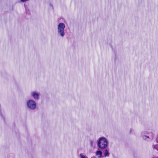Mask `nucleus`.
<instances>
[{"label":"nucleus","instance_id":"1","mask_svg":"<svg viewBox=\"0 0 158 158\" xmlns=\"http://www.w3.org/2000/svg\"><path fill=\"white\" fill-rule=\"evenodd\" d=\"M99 147L101 148H106L107 145V142L106 139L104 138H101L98 142Z\"/></svg>","mask_w":158,"mask_h":158},{"label":"nucleus","instance_id":"2","mask_svg":"<svg viewBox=\"0 0 158 158\" xmlns=\"http://www.w3.org/2000/svg\"><path fill=\"white\" fill-rule=\"evenodd\" d=\"M65 27V25L63 23H60L58 27V32L60 34V35L63 36L64 35V30Z\"/></svg>","mask_w":158,"mask_h":158},{"label":"nucleus","instance_id":"3","mask_svg":"<svg viewBox=\"0 0 158 158\" xmlns=\"http://www.w3.org/2000/svg\"><path fill=\"white\" fill-rule=\"evenodd\" d=\"M28 106L31 109H34L35 108L36 105L35 102L33 101L29 100L27 103Z\"/></svg>","mask_w":158,"mask_h":158},{"label":"nucleus","instance_id":"4","mask_svg":"<svg viewBox=\"0 0 158 158\" xmlns=\"http://www.w3.org/2000/svg\"><path fill=\"white\" fill-rule=\"evenodd\" d=\"M32 95L35 99H38V98L39 95L36 93L33 92L32 93Z\"/></svg>","mask_w":158,"mask_h":158},{"label":"nucleus","instance_id":"5","mask_svg":"<svg viewBox=\"0 0 158 158\" xmlns=\"http://www.w3.org/2000/svg\"><path fill=\"white\" fill-rule=\"evenodd\" d=\"M96 155L98 156L99 157H101L102 155V152L101 151H99L96 152Z\"/></svg>","mask_w":158,"mask_h":158},{"label":"nucleus","instance_id":"6","mask_svg":"<svg viewBox=\"0 0 158 158\" xmlns=\"http://www.w3.org/2000/svg\"><path fill=\"white\" fill-rule=\"evenodd\" d=\"M109 153L108 151L107 150H105V151L104 152V156H109Z\"/></svg>","mask_w":158,"mask_h":158},{"label":"nucleus","instance_id":"7","mask_svg":"<svg viewBox=\"0 0 158 158\" xmlns=\"http://www.w3.org/2000/svg\"><path fill=\"white\" fill-rule=\"evenodd\" d=\"M80 156L81 157V158H86L85 156H84L82 154H81L80 155Z\"/></svg>","mask_w":158,"mask_h":158},{"label":"nucleus","instance_id":"8","mask_svg":"<svg viewBox=\"0 0 158 158\" xmlns=\"http://www.w3.org/2000/svg\"><path fill=\"white\" fill-rule=\"evenodd\" d=\"M147 138H148V137L146 136H145L143 138L145 139H146Z\"/></svg>","mask_w":158,"mask_h":158}]
</instances>
